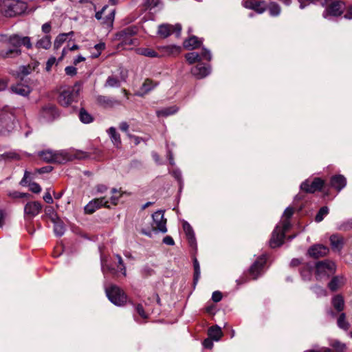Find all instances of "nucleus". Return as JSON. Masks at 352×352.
<instances>
[{"label": "nucleus", "instance_id": "6e6552de", "mask_svg": "<svg viewBox=\"0 0 352 352\" xmlns=\"http://www.w3.org/2000/svg\"><path fill=\"white\" fill-rule=\"evenodd\" d=\"M43 173L44 167L35 169L34 172L25 170L24 173V176L20 182V184L23 186H28L30 190L32 192L38 193L41 191V187L36 182H32V180L36 178L37 174H42Z\"/></svg>", "mask_w": 352, "mask_h": 352}, {"label": "nucleus", "instance_id": "5701e85b", "mask_svg": "<svg viewBox=\"0 0 352 352\" xmlns=\"http://www.w3.org/2000/svg\"><path fill=\"white\" fill-rule=\"evenodd\" d=\"M331 186L340 191L346 184V178L342 175H336L331 177L330 181Z\"/></svg>", "mask_w": 352, "mask_h": 352}, {"label": "nucleus", "instance_id": "680f3d73", "mask_svg": "<svg viewBox=\"0 0 352 352\" xmlns=\"http://www.w3.org/2000/svg\"><path fill=\"white\" fill-rule=\"evenodd\" d=\"M136 311L142 318H146L147 316L145 314L142 305H138L136 307Z\"/></svg>", "mask_w": 352, "mask_h": 352}, {"label": "nucleus", "instance_id": "c03bdc74", "mask_svg": "<svg viewBox=\"0 0 352 352\" xmlns=\"http://www.w3.org/2000/svg\"><path fill=\"white\" fill-rule=\"evenodd\" d=\"M69 34H59L54 41V46L55 49H58L62 44L67 40Z\"/></svg>", "mask_w": 352, "mask_h": 352}, {"label": "nucleus", "instance_id": "052dcab7", "mask_svg": "<svg viewBox=\"0 0 352 352\" xmlns=\"http://www.w3.org/2000/svg\"><path fill=\"white\" fill-rule=\"evenodd\" d=\"M173 177L181 184L182 182V173L179 170H174L173 171Z\"/></svg>", "mask_w": 352, "mask_h": 352}, {"label": "nucleus", "instance_id": "412c9836", "mask_svg": "<svg viewBox=\"0 0 352 352\" xmlns=\"http://www.w3.org/2000/svg\"><path fill=\"white\" fill-rule=\"evenodd\" d=\"M191 72L196 78L200 79L208 76L210 72V69L209 67H206L202 63H199L192 68Z\"/></svg>", "mask_w": 352, "mask_h": 352}, {"label": "nucleus", "instance_id": "bb28decb", "mask_svg": "<svg viewBox=\"0 0 352 352\" xmlns=\"http://www.w3.org/2000/svg\"><path fill=\"white\" fill-rule=\"evenodd\" d=\"M183 229L186 235V237L188 240L190 245L191 247H194L196 245V240L195 236V233L191 226L187 222L184 221L183 223Z\"/></svg>", "mask_w": 352, "mask_h": 352}, {"label": "nucleus", "instance_id": "3c124183", "mask_svg": "<svg viewBox=\"0 0 352 352\" xmlns=\"http://www.w3.org/2000/svg\"><path fill=\"white\" fill-rule=\"evenodd\" d=\"M116 257L118 258V267L120 270V272L122 273V274L124 276H126V268L125 266L124 265L122 257L118 254L116 255Z\"/></svg>", "mask_w": 352, "mask_h": 352}, {"label": "nucleus", "instance_id": "e433bc0d", "mask_svg": "<svg viewBox=\"0 0 352 352\" xmlns=\"http://www.w3.org/2000/svg\"><path fill=\"white\" fill-rule=\"evenodd\" d=\"M337 324L339 328L347 331L350 327V324L346 319V314L344 313H342L338 320H337Z\"/></svg>", "mask_w": 352, "mask_h": 352}, {"label": "nucleus", "instance_id": "a211bd4d", "mask_svg": "<svg viewBox=\"0 0 352 352\" xmlns=\"http://www.w3.org/2000/svg\"><path fill=\"white\" fill-rule=\"evenodd\" d=\"M42 208V205L38 201H30L24 208L25 214L30 217L37 215Z\"/></svg>", "mask_w": 352, "mask_h": 352}, {"label": "nucleus", "instance_id": "69168bd1", "mask_svg": "<svg viewBox=\"0 0 352 352\" xmlns=\"http://www.w3.org/2000/svg\"><path fill=\"white\" fill-rule=\"evenodd\" d=\"M55 62H56V58L52 57V58H49V60L47 62L46 69L49 70L50 69V67L55 63Z\"/></svg>", "mask_w": 352, "mask_h": 352}, {"label": "nucleus", "instance_id": "13d9d810", "mask_svg": "<svg viewBox=\"0 0 352 352\" xmlns=\"http://www.w3.org/2000/svg\"><path fill=\"white\" fill-rule=\"evenodd\" d=\"M203 345L206 349H212L213 346V342L211 338H206L203 342Z\"/></svg>", "mask_w": 352, "mask_h": 352}, {"label": "nucleus", "instance_id": "72a5a7b5", "mask_svg": "<svg viewBox=\"0 0 352 352\" xmlns=\"http://www.w3.org/2000/svg\"><path fill=\"white\" fill-rule=\"evenodd\" d=\"M78 117L80 120L84 124H89L94 121L93 116L84 108L80 109Z\"/></svg>", "mask_w": 352, "mask_h": 352}, {"label": "nucleus", "instance_id": "338daca9", "mask_svg": "<svg viewBox=\"0 0 352 352\" xmlns=\"http://www.w3.org/2000/svg\"><path fill=\"white\" fill-rule=\"evenodd\" d=\"M305 352H333V351L331 349H327V348H322L320 350L312 349V350L305 351Z\"/></svg>", "mask_w": 352, "mask_h": 352}, {"label": "nucleus", "instance_id": "2f4dec72", "mask_svg": "<svg viewBox=\"0 0 352 352\" xmlns=\"http://www.w3.org/2000/svg\"><path fill=\"white\" fill-rule=\"evenodd\" d=\"M208 336L213 340L219 341L223 336L221 328L218 326L211 327L208 329Z\"/></svg>", "mask_w": 352, "mask_h": 352}, {"label": "nucleus", "instance_id": "1a4fd4ad", "mask_svg": "<svg viewBox=\"0 0 352 352\" xmlns=\"http://www.w3.org/2000/svg\"><path fill=\"white\" fill-rule=\"evenodd\" d=\"M109 300L117 306H122L126 302V296L118 286L111 285L105 289Z\"/></svg>", "mask_w": 352, "mask_h": 352}, {"label": "nucleus", "instance_id": "f03ea898", "mask_svg": "<svg viewBox=\"0 0 352 352\" xmlns=\"http://www.w3.org/2000/svg\"><path fill=\"white\" fill-rule=\"evenodd\" d=\"M9 43L13 47L7 50H1L0 52V57L3 58H14L20 54L21 50L19 48L20 46L23 45L27 48H30L32 46L30 38L29 37H21L16 34L12 35L10 37Z\"/></svg>", "mask_w": 352, "mask_h": 352}, {"label": "nucleus", "instance_id": "0e129e2a", "mask_svg": "<svg viewBox=\"0 0 352 352\" xmlns=\"http://www.w3.org/2000/svg\"><path fill=\"white\" fill-rule=\"evenodd\" d=\"M107 6H104L102 10L100 11H98L96 13V18L98 19V20H100L102 19V14L103 12H104V10L107 8Z\"/></svg>", "mask_w": 352, "mask_h": 352}, {"label": "nucleus", "instance_id": "6e6d98bb", "mask_svg": "<svg viewBox=\"0 0 352 352\" xmlns=\"http://www.w3.org/2000/svg\"><path fill=\"white\" fill-rule=\"evenodd\" d=\"M222 298V294L220 292L216 291L214 292L212 296V299L214 302H219Z\"/></svg>", "mask_w": 352, "mask_h": 352}, {"label": "nucleus", "instance_id": "de8ad7c7", "mask_svg": "<svg viewBox=\"0 0 352 352\" xmlns=\"http://www.w3.org/2000/svg\"><path fill=\"white\" fill-rule=\"evenodd\" d=\"M177 110L178 109L177 107H171L166 108V109H162L161 111H159L157 112V114H158V116H167L174 114L175 113H176L177 111Z\"/></svg>", "mask_w": 352, "mask_h": 352}, {"label": "nucleus", "instance_id": "09e8293b", "mask_svg": "<svg viewBox=\"0 0 352 352\" xmlns=\"http://www.w3.org/2000/svg\"><path fill=\"white\" fill-rule=\"evenodd\" d=\"M194 282L195 283H196L198 281V279L200 276V267L199 262L197 261V259H195L194 261Z\"/></svg>", "mask_w": 352, "mask_h": 352}, {"label": "nucleus", "instance_id": "ea45409f", "mask_svg": "<svg viewBox=\"0 0 352 352\" xmlns=\"http://www.w3.org/2000/svg\"><path fill=\"white\" fill-rule=\"evenodd\" d=\"M268 10L271 16H276L280 13V7L277 3L271 2L268 6Z\"/></svg>", "mask_w": 352, "mask_h": 352}, {"label": "nucleus", "instance_id": "79ce46f5", "mask_svg": "<svg viewBox=\"0 0 352 352\" xmlns=\"http://www.w3.org/2000/svg\"><path fill=\"white\" fill-rule=\"evenodd\" d=\"M116 10H112L109 14L103 19L102 23L107 27L111 28L113 26L114 18H115Z\"/></svg>", "mask_w": 352, "mask_h": 352}, {"label": "nucleus", "instance_id": "c756f323", "mask_svg": "<svg viewBox=\"0 0 352 352\" xmlns=\"http://www.w3.org/2000/svg\"><path fill=\"white\" fill-rule=\"evenodd\" d=\"M157 85V82L153 81L151 79L146 78L144 81L140 88L138 95L143 96L144 94H146L147 93L153 90Z\"/></svg>", "mask_w": 352, "mask_h": 352}, {"label": "nucleus", "instance_id": "58836bf2", "mask_svg": "<svg viewBox=\"0 0 352 352\" xmlns=\"http://www.w3.org/2000/svg\"><path fill=\"white\" fill-rule=\"evenodd\" d=\"M52 194H53L55 199H58L62 196V192L56 193L51 188H47V191L45 192V204H52L53 203V198H52Z\"/></svg>", "mask_w": 352, "mask_h": 352}, {"label": "nucleus", "instance_id": "a19ab883", "mask_svg": "<svg viewBox=\"0 0 352 352\" xmlns=\"http://www.w3.org/2000/svg\"><path fill=\"white\" fill-rule=\"evenodd\" d=\"M342 285V278L338 276L333 277L329 283V288L334 292L336 291Z\"/></svg>", "mask_w": 352, "mask_h": 352}, {"label": "nucleus", "instance_id": "bf43d9fd", "mask_svg": "<svg viewBox=\"0 0 352 352\" xmlns=\"http://www.w3.org/2000/svg\"><path fill=\"white\" fill-rule=\"evenodd\" d=\"M163 243L168 245H173L175 244L173 239L170 236H165L163 239Z\"/></svg>", "mask_w": 352, "mask_h": 352}, {"label": "nucleus", "instance_id": "c85d7f7f", "mask_svg": "<svg viewBox=\"0 0 352 352\" xmlns=\"http://www.w3.org/2000/svg\"><path fill=\"white\" fill-rule=\"evenodd\" d=\"M11 90L13 93L23 96H28L31 91L29 86L22 83H18L15 85H12L11 87Z\"/></svg>", "mask_w": 352, "mask_h": 352}, {"label": "nucleus", "instance_id": "603ef678", "mask_svg": "<svg viewBox=\"0 0 352 352\" xmlns=\"http://www.w3.org/2000/svg\"><path fill=\"white\" fill-rule=\"evenodd\" d=\"M313 290L318 296H327L326 290L320 286L314 287Z\"/></svg>", "mask_w": 352, "mask_h": 352}, {"label": "nucleus", "instance_id": "0eeeda50", "mask_svg": "<svg viewBox=\"0 0 352 352\" xmlns=\"http://www.w3.org/2000/svg\"><path fill=\"white\" fill-rule=\"evenodd\" d=\"M315 276L318 280L328 278L336 271L335 263L329 260L316 262L315 264Z\"/></svg>", "mask_w": 352, "mask_h": 352}, {"label": "nucleus", "instance_id": "4c0bfd02", "mask_svg": "<svg viewBox=\"0 0 352 352\" xmlns=\"http://www.w3.org/2000/svg\"><path fill=\"white\" fill-rule=\"evenodd\" d=\"M38 66V63L34 60L31 64L26 66H21L20 67V72L23 76H26L30 74L32 71H34Z\"/></svg>", "mask_w": 352, "mask_h": 352}, {"label": "nucleus", "instance_id": "c9c22d12", "mask_svg": "<svg viewBox=\"0 0 352 352\" xmlns=\"http://www.w3.org/2000/svg\"><path fill=\"white\" fill-rule=\"evenodd\" d=\"M332 304L337 311H342L344 307L343 297L341 295H336L332 299Z\"/></svg>", "mask_w": 352, "mask_h": 352}, {"label": "nucleus", "instance_id": "423d86ee", "mask_svg": "<svg viewBox=\"0 0 352 352\" xmlns=\"http://www.w3.org/2000/svg\"><path fill=\"white\" fill-rule=\"evenodd\" d=\"M14 128V116L8 107L0 110V134L6 135Z\"/></svg>", "mask_w": 352, "mask_h": 352}, {"label": "nucleus", "instance_id": "774afa93", "mask_svg": "<svg viewBox=\"0 0 352 352\" xmlns=\"http://www.w3.org/2000/svg\"><path fill=\"white\" fill-rule=\"evenodd\" d=\"M344 17L349 19H352V6L348 8L346 14H344Z\"/></svg>", "mask_w": 352, "mask_h": 352}, {"label": "nucleus", "instance_id": "7ed1b4c3", "mask_svg": "<svg viewBox=\"0 0 352 352\" xmlns=\"http://www.w3.org/2000/svg\"><path fill=\"white\" fill-rule=\"evenodd\" d=\"M26 4L19 0H1L0 11L7 17H13L25 12Z\"/></svg>", "mask_w": 352, "mask_h": 352}, {"label": "nucleus", "instance_id": "39448f33", "mask_svg": "<svg viewBox=\"0 0 352 352\" xmlns=\"http://www.w3.org/2000/svg\"><path fill=\"white\" fill-rule=\"evenodd\" d=\"M79 92L80 87L77 84L68 87L60 91L58 102L63 107H69L74 102L77 101Z\"/></svg>", "mask_w": 352, "mask_h": 352}, {"label": "nucleus", "instance_id": "f704fd0d", "mask_svg": "<svg viewBox=\"0 0 352 352\" xmlns=\"http://www.w3.org/2000/svg\"><path fill=\"white\" fill-rule=\"evenodd\" d=\"M108 133L113 144L118 147L121 144L120 134L117 133L116 128L110 127L108 130Z\"/></svg>", "mask_w": 352, "mask_h": 352}, {"label": "nucleus", "instance_id": "dca6fc26", "mask_svg": "<svg viewBox=\"0 0 352 352\" xmlns=\"http://www.w3.org/2000/svg\"><path fill=\"white\" fill-rule=\"evenodd\" d=\"M109 201L105 197L97 198L89 201L85 207V211L87 214L94 213L97 209L102 206L109 208Z\"/></svg>", "mask_w": 352, "mask_h": 352}, {"label": "nucleus", "instance_id": "2eb2a0df", "mask_svg": "<svg viewBox=\"0 0 352 352\" xmlns=\"http://www.w3.org/2000/svg\"><path fill=\"white\" fill-rule=\"evenodd\" d=\"M324 186V181L320 178H315L311 182L306 180L300 185V188L307 192L313 193L317 190H320Z\"/></svg>", "mask_w": 352, "mask_h": 352}, {"label": "nucleus", "instance_id": "20e7f679", "mask_svg": "<svg viewBox=\"0 0 352 352\" xmlns=\"http://www.w3.org/2000/svg\"><path fill=\"white\" fill-rule=\"evenodd\" d=\"M153 221L151 228H143L141 232L149 237L152 236V232L166 233L167 232L166 219L164 218V214L162 210H157L152 214Z\"/></svg>", "mask_w": 352, "mask_h": 352}, {"label": "nucleus", "instance_id": "7c9ffc66", "mask_svg": "<svg viewBox=\"0 0 352 352\" xmlns=\"http://www.w3.org/2000/svg\"><path fill=\"white\" fill-rule=\"evenodd\" d=\"M158 50L169 56L179 54L181 47L177 45H167L158 47Z\"/></svg>", "mask_w": 352, "mask_h": 352}, {"label": "nucleus", "instance_id": "6ab92c4d", "mask_svg": "<svg viewBox=\"0 0 352 352\" xmlns=\"http://www.w3.org/2000/svg\"><path fill=\"white\" fill-rule=\"evenodd\" d=\"M329 250L323 245H315L309 248V254L314 258H319L327 255Z\"/></svg>", "mask_w": 352, "mask_h": 352}, {"label": "nucleus", "instance_id": "f8f14e48", "mask_svg": "<svg viewBox=\"0 0 352 352\" xmlns=\"http://www.w3.org/2000/svg\"><path fill=\"white\" fill-rule=\"evenodd\" d=\"M345 5L343 1L340 0H333L323 12V16L324 18H328L331 16H340L343 13Z\"/></svg>", "mask_w": 352, "mask_h": 352}, {"label": "nucleus", "instance_id": "ddd939ff", "mask_svg": "<svg viewBox=\"0 0 352 352\" xmlns=\"http://www.w3.org/2000/svg\"><path fill=\"white\" fill-rule=\"evenodd\" d=\"M182 30V25L180 24H175V25L169 24H162L159 25L157 34L162 38H166L173 32H177V36H179Z\"/></svg>", "mask_w": 352, "mask_h": 352}, {"label": "nucleus", "instance_id": "49530a36", "mask_svg": "<svg viewBox=\"0 0 352 352\" xmlns=\"http://www.w3.org/2000/svg\"><path fill=\"white\" fill-rule=\"evenodd\" d=\"M101 268L104 274L107 272L112 274L116 272V270L107 263V261L103 257H101Z\"/></svg>", "mask_w": 352, "mask_h": 352}, {"label": "nucleus", "instance_id": "f257e3e1", "mask_svg": "<svg viewBox=\"0 0 352 352\" xmlns=\"http://www.w3.org/2000/svg\"><path fill=\"white\" fill-rule=\"evenodd\" d=\"M294 210L292 208H287L283 213L285 219L281 223V226L278 225L272 232V238L270 241V245L272 248L280 246L285 237V232L289 228L290 223L289 219L292 216Z\"/></svg>", "mask_w": 352, "mask_h": 352}, {"label": "nucleus", "instance_id": "8fccbe9b", "mask_svg": "<svg viewBox=\"0 0 352 352\" xmlns=\"http://www.w3.org/2000/svg\"><path fill=\"white\" fill-rule=\"evenodd\" d=\"M332 347H333L337 352H343L346 349V345L344 343H341L338 341H334L331 344Z\"/></svg>", "mask_w": 352, "mask_h": 352}, {"label": "nucleus", "instance_id": "393cba45", "mask_svg": "<svg viewBox=\"0 0 352 352\" xmlns=\"http://www.w3.org/2000/svg\"><path fill=\"white\" fill-rule=\"evenodd\" d=\"M333 250L340 252L344 245V239L339 234H332L329 239Z\"/></svg>", "mask_w": 352, "mask_h": 352}, {"label": "nucleus", "instance_id": "aec40b11", "mask_svg": "<svg viewBox=\"0 0 352 352\" xmlns=\"http://www.w3.org/2000/svg\"><path fill=\"white\" fill-rule=\"evenodd\" d=\"M264 2L255 1L252 0H245L243 2V5L245 8L254 10L258 14L263 13L266 8L263 6Z\"/></svg>", "mask_w": 352, "mask_h": 352}, {"label": "nucleus", "instance_id": "4d7b16f0", "mask_svg": "<svg viewBox=\"0 0 352 352\" xmlns=\"http://www.w3.org/2000/svg\"><path fill=\"white\" fill-rule=\"evenodd\" d=\"M104 47L105 45L103 43L96 44L94 46V48L98 51V54L94 55V57H98L100 54L101 52L104 49Z\"/></svg>", "mask_w": 352, "mask_h": 352}, {"label": "nucleus", "instance_id": "e2e57ef3", "mask_svg": "<svg viewBox=\"0 0 352 352\" xmlns=\"http://www.w3.org/2000/svg\"><path fill=\"white\" fill-rule=\"evenodd\" d=\"M8 87V80L0 78V91L5 90Z\"/></svg>", "mask_w": 352, "mask_h": 352}, {"label": "nucleus", "instance_id": "864d4df0", "mask_svg": "<svg viewBox=\"0 0 352 352\" xmlns=\"http://www.w3.org/2000/svg\"><path fill=\"white\" fill-rule=\"evenodd\" d=\"M65 73L67 75L71 76L76 75L77 73L76 68L73 66L66 67L65 69Z\"/></svg>", "mask_w": 352, "mask_h": 352}, {"label": "nucleus", "instance_id": "f3484780", "mask_svg": "<svg viewBox=\"0 0 352 352\" xmlns=\"http://www.w3.org/2000/svg\"><path fill=\"white\" fill-rule=\"evenodd\" d=\"M266 263L265 256L259 257L250 267L249 273L253 279H256L263 272V268Z\"/></svg>", "mask_w": 352, "mask_h": 352}, {"label": "nucleus", "instance_id": "a878e982", "mask_svg": "<svg viewBox=\"0 0 352 352\" xmlns=\"http://www.w3.org/2000/svg\"><path fill=\"white\" fill-rule=\"evenodd\" d=\"M97 102L104 107H113L116 105H120V100L104 96H99L97 98Z\"/></svg>", "mask_w": 352, "mask_h": 352}, {"label": "nucleus", "instance_id": "cd10ccee", "mask_svg": "<svg viewBox=\"0 0 352 352\" xmlns=\"http://www.w3.org/2000/svg\"><path fill=\"white\" fill-rule=\"evenodd\" d=\"M202 41L195 36H192L184 41V47L186 50H192L199 47Z\"/></svg>", "mask_w": 352, "mask_h": 352}, {"label": "nucleus", "instance_id": "4be33fe9", "mask_svg": "<svg viewBox=\"0 0 352 352\" xmlns=\"http://www.w3.org/2000/svg\"><path fill=\"white\" fill-rule=\"evenodd\" d=\"M59 116V111L55 105L49 104L45 107V121L52 122L58 118Z\"/></svg>", "mask_w": 352, "mask_h": 352}, {"label": "nucleus", "instance_id": "9d476101", "mask_svg": "<svg viewBox=\"0 0 352 352\" xmlns=\"http://www.w3.org/2000/svg\"><path fill=\"white\" fill-rule=\"evenodd\" d=\"M47 216L49 217V220L52 223L55 234L62 236L65 231V228L63 221L55 213L54 207L45 206V217Z\"/></svg>", "mask_w": 352, "mask_h": 352}, {"label": "nucleus", "instance_id": "4468645a", "mask_svg": "<svg viewBox=\"0 0 352 352\" xmlns=\"http://www.w3.org/2000/svg\"><path fill=\"white\" fill-rule=\"evenodd\" d=\"M186 60L190 63L192 64L197 61H200L201 60H210L212 56L210 52L206 48H203L201 54H199L197 52H189L185 56Z\"/></svg>", "mask_w": 352, "mask_h": 352}, {"label": "nucleus", "instance_id": "37998d69", "mask_svg": "<svg viewBox=\"0 0 352 352\" xmlns=\"http://www.w3.org/2000/svg\"><path fill=\"white\" fill-rule=\"evenodd\" d=\"M337 229L341 231H349L352 230V218L340 223L338 226Z\"/></svg>", "mask_w": 352, "mask_h": 352}, {"label": "nucleus", "instance_id": "b1692460", "mask_svg": "<svg viewBox=\"0 0 352 352\" xmlns=\"http://www.w3.org/2000/svg\"><path fill=\"white\" fill-rule=\"evenodd\" d=\"M63 161V157L58 153L45 149V163H62Z\"/></svg>", "mask_w": 352, "mask_h": 352}, {"label": "nucleus", "instance_id": "a18cd8bd", "mask_svg": "<svg viewBox=\"0 0 352 352\" xmlns=\"http://www.w3.org/2000/svg\"><path fill=\"white\" fill-rule=\"evenodd\" d=\"M329 208L327 206L322 207L316 216V221L320 222L323 220L324 217L328 214Z\"/></svg>", "mask_w": 352, "mask_h": 352}, {"label": "nucleus", "instance_id": "5fc2aeb1", "mask_svg": "<svg viewBox=\"0 0 352 352\" xmlns=\"http://www.w3.org/2000/svg\"><path fill=\"white\" fill-rule=\"evenodd\" d=\"M5 157L12 160H19V155L16 152H8L3 155Z\"/></svg>", "mask_w": 352, "mask_h": 352}, {"label": "nucleus", "instance_id": "473e14b6", "mask_svg": "<svg viewBox=\"0 0 352 352\" xmlns=\"http://www.w3.org/2000/svg\"><path fill=\"white\" fill-rule=\"evenodd\" d=\"M138 54L144 56L148 58L160 57L159 54L152 48L149 47H140L137 50Z\"/></svg>", "mask_w": 352, "mask_h": 352}, {"label": "nucleus", "instance_id": "9b49d317", "mask_svg": "<svg viewBox=\"0 0 352 352\" xmlns=\"http://www.w3.org/2000/svg\"><path fill=\"white\" fill-rule=\"evenodd\" d=\"M128 72L126 69L120 68L117 74L109 76L104 83L105 87H119L122 82L126 81Z\"/></svg>", "mask_w": 352, "mask_h": 352}]
</instances>
